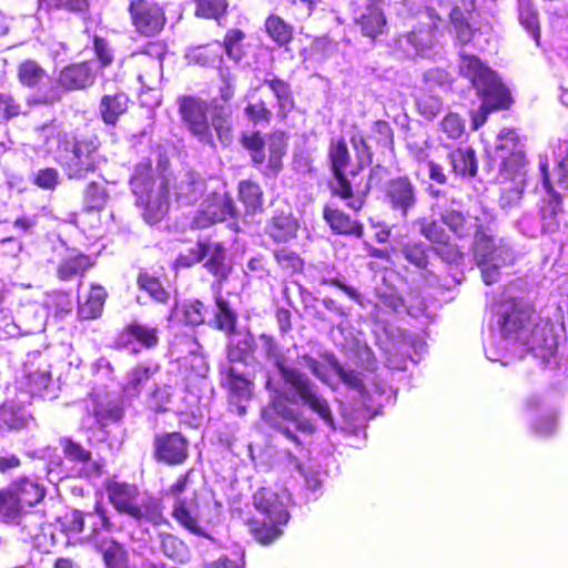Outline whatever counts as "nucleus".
Here are the masks:
<instances>
[{
  "label": "nucleus",
  "instance_id": "obj_1",
  "mask_svg": "<svg viewBox=\"0 0 568 568\" xmlns=\"http://www.w3.org/2000/svg\"><path fill=\"white\" fill-rule=\"evenodd\" d=\"M494 327L505 341L503 348L509 344H520L546 367L558 365L557 338L548 324L534 322L532 310L524 300L510 296L500 300L494 310Z\"/></svg>",
  "mask_w": 568,
  "mask_h": 568
},
{
  "label": "nucleus",
  "instance_id": "obj_2",
  "mask_svg": "<svg viewBox=\"0 0 568 568\" xmlns=\"http://www.w3.org/2000/svg\"><path fill=\"white\" fill-rule=\"evenodd\" d=\"M261 348L267 359L274 363L281 378L283 379L282 390L273 387L272 381H266V388L278 393L291 404H302L316 413L329 427L334 426V418L328 402L318 393L317 386L310 377L295 366L287 364L282 347L267 334L258 337Z\"/></svg>",
  "mask_w": 568,
  "mask_h": 568
},
{
  "label": "nucleus",
  "instance_id": "obj_3",
  "mask_svg": "<svg viewBox=\"0 0 568 568\" xmlns=\"http://www.w3.org/2000/svg\"><path fill=\"white\" fill-rule=\"evenodd\" d=\"M459 71L471 82L483 101L480 110L473 118L475 129L484 124L489 111L509 105L510 94L508 89L478 57L462 52Z\"/></svg>",
  "mask_w": 568,
  "mask_h": 568
},
{
  "label": "nucleus",
  "instance_id": "obj_4",
  "mask_svg": "<svg viewBox=\"0 0 568 568\" xmlns=\"http://www.w3.org/2000/svg\"><path fill=\"white\" fill-rule=\"evenodd\" d=\"M297 365L308 368L315 377L328 385L332 384V375H336L348 387L356 389L363 398L378 405L383 404L384 396L388 400V392H392L385 382L371 379L357 371L343 367L332 354L325 356V363L305 354L297 357Z\"/></svg>",
  "mask_w": 568,
  "mask_h": 568
},
{
  "label": "nucleus",
  "instance_id": "obj_5",
  "mask_svg": "<svg viewBox=\"0 0 568 568\" xmlns=\"http://www.w3.org/2000/svg\"><path fill=\"white\" fill-rule=\"evenodd\" d=\"M291 500L286 490L261 488L253 496V505L261 518L250 523V530L262 544H270L282 535V526L290 519L287 510Z\"/></svg>",
  "mask_w": 568,
  "mask_h": 568
},
{
  "label": "nucleus",
  "instance_id": "obj_6",
  "mask_svg": "<svg viewBox=\"0 0 568 568\" xmlns=\"http://www.w3.org/2000/svg\"><path fill=\"white\" fill-rule=\"evenodd\" d=\"M131 187L136 196V204L144 207L143 217L149 224L161 221L169 210V183L165 178L159 182L152 178V166L149 161L135 166L131 178Z\"/></svg>",
  "mask_w": 568,
  "mask_h": 568
},
{
  "label": "nucleus",
  "instance_id": "obj_7",
  "mask_svg": "<svg viewBox=\"0 0 568 568\" xmlns=\"http://www.w3.org/2000/svg\"><path fill=\"white\" fill-rule=\"evenodd\" d=\"M59 161L69 179H83L94 172L101 156L97 135L59 136Z\"/></svg>",
  "mask_w": 568,
  "mask_h": 568
},
{
  "label": "nucleus",
  "instance_id": "obj_8",
  "mask_svg": "<svg viewBox=\"0 0 568 568\" xmlns=\"http://www.w3.org/2000/svg\"><path fill=\"white\" fill-rule=\"evenodd\" d=\"M329 158L332 169L336 178V184L333 186L334 194L347 201L346 205L355 212L361 210L364 203V195L373 185H377L381 182L385 169L381 165L375 166L371 170L368 183L364 187L355 185L354 189L353 181L347 179L344 173L351 159L344 140H336L332 142Z\"/></svg>",
  "mask_w": 568,
  "mask_h": 568
},
{
  "label": "nucleus",
  "instance_id": "obj_9",
  "mask_svg": "<svg viewBox=\"0 0 568 568\" xmlns=\"http://www.w3.org/2000/svg\"><path fill=\"white\" fill-rule=\"evenodd\" d=\"M474 258L487 285L499 278L500 267L514 262L515 253L509 242L488 234L483 226L476 230L473 243Z\"/></svg>",
  "mask_w": 568,
  "mask_h": 568
},
{
  "label": "nucleus",
  "instance_id": "obj_10",
  "mask_svg": "<svg viewBox=\"0 0 568 568\" xmlns=\"http://www.w3.org/2000/svg\"><path fill=\"white\" fill-rule=\"evenodd\" d=\"M109 499L114 508L140 524L150 523L159 526L166 523L158 501L142 498L134 485L125 483H111L108 486Z\"/></svg>",
  "mask_w": 568,
  "mask_h": 568
},
{
  "label": "nucleus",
  "instance_id": "obj_11",
  "mask_svg": "<svg viewBox=\"0 0 568 568\" xmlns=\"http://www.w3.org/2000/svg\"><path fill=\"white\" fill-rule=\"evenodd\" d=\"M168 495L173 498V519L190 532L207 537L206 527L200 511L197 495L191 486L190 473L181 475L170 486Z\"/></svg>",
  "mask_w": 568,
  "mask_h": 568
},
{
  "label": "nucleus",
  "instance_id": "obj_12",
  "mask_svg": "<svg viewBox=\"0 0 568 568\" xmlns=\"http://www.w3.org/2000/svg\"><path fill=\"white\" fill-rule=\"evenodd\" d=\"M17 78L22 87L32 90L26 100L29 106H49L62 99L59 84L36 60L19 63Z\"/></svg>",
  "mask_w": 568,
  "mask_h": 568
},
{
  "label": "nucleus",
  "instance_id": "obj_13",
  "mask_svg": "<svg viewBox=\"0 0 568 568\" xmlns=\"http://www.w3.org/2000/svg\"><path fill=\"white\" fill-rule=\"evenodd\" d=\"M45 488L38 478L19 477L0 490V518L14 519L24 508L43 500Z\"/></svg>",
  "mask_w": 568,
  "mask_h": 568
},
{
  "label": "nucleus",
  "instance_id": "obj_14",
  "mask_svg": "<svg viewBox=\"0 0 568 568\" xmlns=\"http://www.w3.org/2000/svg\"><path fill=\"white\" fill-rule=\"evenodd\" d=\"M539 170L542 179L544 189L548 195L542 200L539 219L542 234H556L567 230V214L562 209L561 193L554 190L548 173V163L546 159H540Z\"/></svg>",
  "mask_w": 568,
  "mask_h": 568
},
{
  "label": "nucleus",
  "instance_id": "obj_15",
  "mask_svg": "<svg viewBox=\"0 0 568 568\" xmlns=\"http://www.w3.org/2000/svg\"><path fill=\"white\" fill-rule=\"evenodd\" d=\"M179 112L187 131L202 144L213 145L214 138L209 122V104L193 95L178 99Z\"/></svg>",
  "mask_w": 568,
  "mask_h": 568
},
{
  "label": "nucleus",
  "instance_id": "obj_16",
  "mask_svg": "<svg viewBox=\"0 0 568 568\" xmlns=\"http://www.w3.org/2000/svg\"><path fill=\"white\" fill-rule=\"evenodd\" d=\"M207 258L204 266L220 281L227 277L230 266L225 263V247L217 242H199L187 254H181L176 263L179 266L189 267Z\"/></svg>",
  "mask_w": 568,
  "mask_h": 568
},
{
  "label": "nucleus",
  "instance_id": "obj_17",
  "mask_svg": "<svg viewBox=\"0 0 568 568\" xmlns=\"http://www.w3.org/2000/svg\"><path fill=\"white\" fill-rule=\"evenodd\" d=\"M496 158L500 160V175L525 171L524 145L518 134L511 129L499 132L496 143Z\"/></svg>",
  "mask_w": 568,
  "mask_h": 568
},
{
  "label": "nucleus",
  "instance_id": "obj_18",
  "mask_svg": "<svg viewBox=\"0 0 568 568\" xmlns=\"http://www.w3.org/2000/svg\"><path fill=\"white\" fill-rule=\"evenodd\" d=\"M129 12L136 31L144 36H155L166 22L165 13L153 0H133Z\"/></svg>",
  "mask_w": 568,
  "mask_h": 568
},
{
  "label": "nucleus",
  "instance_id": "obj_19",
  "mask_svg": "<svg viewBox=\"0 0 568 568\" xmlns=\"http://www.w3.org/2000/svg\"><path fill=\"white\" fill-rule=\"evenodd\" d=\"M235 215L236 209L229 194L225 191L213 192L201 204L200 210L193 217L192 225L196 229H205L215 222Z\"/></svg>",
  "mask_w": 568,
  "mask_h": 568
},
{
  "label": "nucleus",
  "instance_id": "obj_20",
  "mask_svg": "<svg viewBox=\"0 0 568 568\" xmlns=\"http://www.w3.org/2000/svg\"><path fill=\"white\" fill-rule=\"evenodd\" d=\"M440 221L458 237H467L480 229L479 219L465 214L462 203L452 199L449 202L438 203Z\"/></svg>",
  "mask_w": 568,
  "mask_h": 568
},
{
  "label": "nucleus",
  "instance_id": "obj_21",
  "mask_svg": "<svg viewBox=\"0 0 568 568\" xmlns=\"http://www.w3.org/2000/svg\"><path fill=\"white\" fill-rule=\"evenodd\" d=\"M427 14L432 20V26L414 29L405 34H400L396 40V48L407 58L426 55L434 44L435 29L437 28L433 10Z\"/></svg>",
  "mask_w": 568,
  "mask_h": 568
},
{
  "label": "nucleus",
  "instance_id": "obj_22",
  "mask_svg": "<svg viewBox=\"0 0 568 568\" xmlns=\"http://www.w3.org/2000/svg\"><path fill=\"white\" fill-rule=\"evenodd\" d=\"M385 200L393 210L399 212L400 216L405 217L416 205V186L407 176L390 179L385 185Z\"/></svg>",
  "mask_w": 568,
  "mask_h": 568
},
{
  "label": "nucleus",
  "instance_id": "obj_23",
  "mask_svg": "<svg viewBox=\"0 0 568 568\" xmlns=\"http://www.w3.org/2000/svg\"><path fill=\"white\" fill-rule=\"evenodd\" d=\"M470 9H460L455 6L449 12L450 24L457 42L462 45L470 43L475 36L480 32L481 26L475 18L474 2L470 3Z\"/></svg>",
  "mask_w": 568,
  "mask_h": 568
},
{
  "label": "nucleus",
  "instance_id": "obj_24",
  "mask_svg": "<svg viewBox=\"0 0 568 568\" xmlns=\"http://www.w3.org/2000/svg\"><path fill=\"white\" fill-rule=\"evenodd\" d=\"M94 80L95 71L93 64L91 62H80L63 68L55 82L62 91H73L92 85Z\"/></svg>",
  "mask_w": 568,
  "mask_h": 568
},
{
  "label": "nucleus",
  "instance_id": "obj_25",
  "mask_svg": "<svg viewBox=\"0 0 568 568\" xmlns=\"http://www.w3.org/2000/svg\"><path fill=\"white\" fill-rule=\"evenodd\" d=\"M155 455L159 460L166 464H181L187 456V443L178 433L158 436L155 439Z\"/></svg>",
  "mask_w": 568,
  "mask_h": 568
},
{
  "label": "nucleus",
  "instance_id": "obj_26",
  "mask_svg": "<svg viewBox=\"0 0 568 568\" xmlns=\"http://www.w3.org/2000/svg\"><path fill=\"white\" fill-rule=\"evenodd\" d=\"M61 445L65 457L79 466L77 471L80 476L93 477L100 475L101 464L92 458L89 450L70 438L61 439Z\"/></svg>",
  "mask_w": 568,
  "mask_h": 568
},
{
  "label": "nucleus",
  "instance_id": "obj_27",
  "mask_svg": "<svg viewBox=\"0 0 568 568\" xmlns=\"http://www.w3.org/2000/svg\"><path fill=\"white\" fill-rule=\"evenodd\" d=\"M7 523H13L21 527L26 537L30 538L37 546H41L47 538V529L44 514L40 511H30L24 508L14 519H3Z\"/></svg>",
  "mask_w": 568,
  "mask_h": 568
},
{
  "label": "nucleus",
  "instance_id": "obj_28",
  "mask_svg": "<svg viewBox=\"0 0 568 568\" xmlns=\"http://www.w3.org/2000/svg\"><path fill=\"white\" fill-rule=\"evenodd\" d=\"M272 412L280 415L283 418V420L293 422L295 427L303 433L312 434L315 430V426L313 425V423L310 419L302 418L293 409L286 407L285 405L275 404L272 408ZM270 415H271V409L265 410L263 413V418L268 424H271L273 427L278 428L288 439L300 443L297 437L290 429V427L283 425L282 423L277 424L275 422H272Z\"/></svg>",
  "mask_w": 568,
  "mask_h": 568
},
{
  "label": "nucleus",
  "instance_id": "obj_29",
  "mask_svg": "<svg viewBox=\"0 0 568 568\" xmlns=\"http://www.w3.org/2000/svg\"><path fill=\"white\" fill-rule=\"evenodd\" d=\"M298 227L292 213L280 212L268 220L265 232L275 242L286 243L296 236Z\"/></svg>",
  "mask_w": 568,
  "mask_h": 568
},
{
  "label": "nucleus",
  "instance_id": "obj_30",
  "mask_svg": "<svg viewBox=\"0 0 568 568\" xmlns=\"http://www.w3.org/2000/svg\"><path fill=\"white\" fill-rule=\"evenodd\" d=\"M324 219L329 227L339 234L354 235L361 237L363 235L362 224L352 219L349 215L341 211L335 204L329 203L324 207Z\"/></svg>",
  "mask_w": 568,
  "mask_h": 568
},
{
  "label": "nucleus",
  "instance_id": "obj_31",
  "mask_svg": "<svg viewBox=\"0 0 568 568\" xmlns=\"http://www.w3.org/2000/svg\"><path fill=\"white\" fill-rule=\"evenodd\" d=\"M254 337L250 333L234 335L227 345L229 365L245 368L247 359L252 357L254 352Z\"/></svg>",
  "mask_w": 568,
  "mask_h": 568
},
{
  "label": "nucleus",
  "instance_id": "obj_32",
  "mask_svg": "<svg viewBox=\"0 0 568 568\" xmlns=\"http://www.w3.org/2000/svg\"><path fill=\"white\" fill-rule=\"evenodd\" d=\"M120 338L124 345L136 341L142 347L152 348L159 344V329L134 321L126 326Z\"/></svg>",
  "mask_w": 568,
  "mask_h": 568
},
{
  "label": "nucleus",
  "instance_id": "obj_33",
  "mask_svg": "<svg viewBox=\"0 0 568 568\" xmlns=\"http://www.w3.org/2000/svg\"><path fill=\"white\" fill-rule=\"evenodd\" d=\"M226 383L231 392V402H245L250 398L248 373L245 368L229 365L225 369Z\"/></svg>",
  "mask_w": 568,
  "mask_h": 568
},
{
  "label": "nucleus",
  "instance_id": "obj_34",
  "mask_svg": "<svg viewBox=\"0 0 568 568\" xmlns=\"http://www.w3.org/2000/svg\"><path fill=\"white\" fill-rule=\"evenodd\" d=\"M26 379L28 392L31 395L41 396L43 398H53L55 396L52 388L51 373L48 368H37L32 371L26 366Z\"/></svg>",
  "mask_w": 568,
  "mask_h": 568
},
{
  "label": "nucleus",
  "instance_id": "obj_35",
  "mask_svg": "<svg viewBox=\"0 0 568 568\" xmlns=\"http://www.w3.org/2000/svg\"><path fill=\"white\" fill-rule=\"evenodd\" d=\"M204 190L205 183L200 175L186 173L176 186V201L184 205L193 204L203 195Z\"/></svg>",
  "mask_w": 568,
  "mask_h": 568
},
{
  "label": "nucleus",
  "instance_id": "obj_36",
  "mask_svg": "<svg viewBox=\"0 0 568 568\" xmlns=\"http://www.w3.org/2000/svg\"><path fill=\"white\" fill-rule=\"evenodd\" d=\"M129 98L124 92L104 94L100 102V114L106 124L114 125L119 116L126 112Z\"/></svg>",
  "mask_w": 568,
  "mask_h": 568
},
{
  "label": "nucleus",
  "instance_id": "obj_37",
  "mask_svg": "<svg viewBox=\"0 0 568 568\" xmlns=\"http://www.w3.org/2000/svg\"><path fill=\"white\" fill-rule=\"evenodd\" d=\"M356 23L361 27L363 36L374 39L384 32L386 18L377 6H368L356 19Z\"/></svg>",
  "mask_w": 568,
  "mask_h": 568
},
{
  "label": "nucleus",
  "instance_id": "obj_38",
  "mask_svg": "<svg viewBox=\"0 0 568 568\" xmlns=\"http://www.w3.org/2000/svg\"><path fill=\"white\" fill-rule=\"evenodd\" d=\"M525 175V171H520V173L518 172V174L517 172H510L508 176L500 175L503 180H509L513 183V185H505L501 189L500 206L503 210H510L511 207L519 204L521 195L524 193Z\"/></svg>",
  "mask_w": 568,
  "mask_h": 568
},
{
  "label": "nucleus",
  "instance_id": "obj_39",
  "mask_svg": "<svg viewBox=\"0 0 568 568\" xmlns=\"http://www.w3.org/2000/svg\"><path fill=\"white\" fill-rule=\"evenodd\" d=\"M87 526L89 529L87 538L97 547L101 544V541L105 540L104 538L100 537L101 534L103 531H111L113 524L108 518L106 513L102 506L97 504L94 511L87 513Z\"/></svg>",
  "mask_w": 568,
  "mask_h": 568
},
{
  "label": "nucleus",
  "instance_id": "obj_40",
  "mask_svg": "<svg viewBox=\"0 0 568 568\" xmlns=\"http://www.w3.org/2000/svg\"><path fill=\"white\" fill-rule=\"evenodd\" d=\"M210 125L223 145H229L233 141V120L229 109L215 106L211 113Z\"/></svg>",
  "mask_w": 568,
  "mask_h": 568
},
{
  "label": "nucleus",
  "instance_id": "obj_41",
  "mask_svg": "<svg viewBox=\"0 0 568 568\" xmlns=\"http://www.w3.org/2000/svg\"><path fill=\"white\" fill-rule=\"evenodd\" d=\"M449 159L456 175L474 176L477 173V160L471 148H458L449 154Z\"/></svg>",
  "mask_w": 568,
  "mask_h": 568
},
{
  "label": "nucleus",
  "instance_id": "obj_42",
  "mask_svg": "<svg viewBox=\"0 0 568 568\" xmlns=\"http://www.w3.org/2000/svg\"><path fill=\"white\" fill-rule=\"evenodd\" d=\"M106 293L101 286H92L84 302H79L78 315L81 320L98 318L103 311Z\"/></svg>",
  "mask_w": 568,
  "mask_h": 568
},
{
  "label": "nucleus",
  "instance_id": "obj_43",
  "mask_svg": "<svg viewBox=\"0 0 568 568\" xmlns=\"http://www.w3.org/2000/svg\"><path fill=\"white\" fill-rule=\"evenodd\" d=\"M97 548L102 554L106 568H129L128 551L121 544L112 539L103 540Z\"/></svg>",
  "mask_w": 568,
  "mask_h": 568
},
{
  "label": "nucleus",
  "instance_id": "obj_44",
  "mask_svg": "<svg viewBox=\"0 0 568 568\" xmlns=\"http://www.w3.org/2000/svg\"><path fill=\"white\" fill-rule=\"evenodd\" d=\"M18 320L27 334L41 332L44 328V311L36 303L21 306Z\"/></svg>",
  "mask_w": 568,
  "mask_h": 568
},
{
  "label": "nucleus",
  "instance_id": "obj_45",
  "mask_svg": "<svg viewBox=\"0 0 568 568\" xmlns=\"http://www.w3.org/2000/svg\"><path fill=\"white\" fill-rule=\"evenodd\" d=\"M548 173L554 190L559 191V193L568 190V143L560 145L555 166L551 172L548 170Z\"/></svg>",
  "mask_w": 568,
  "mask_h": 568
},
{
  "label": "nucleus",
  "instance_id": "obj_46",
  "mask_svg": "<svg viewBox=\"0 0 568 568\" xmlns=\"http://www.w3.org/2000/svg\"><path fill=\"white\" fill-rule=\"evenodd\" d=\"M264 83L268 85L277 101V115L285 118L286 114L293 109L294 100L292 97L291 88L285 81L274 78L266 79Z\"/></svg>",
  "mask_w": 568,
  "mask_h": 568
},
{
  "label": "nucleus",
  "instance_id": "obj_47",
  "mask_svg": "<svg viewBox=\"0 0 568 568\" xmlns=\"http://www.w3.org/2000/svg\"><path fill=\"white\" fill-rule=\"evenodd\" d=\"M223 48L220 43L193 48L186 54L190 62L201 67H214L222 61Z\"/></svg>",
  "mask_w": 568,
  "mask_h": 568
},
{
  "label": "nucleus",
  "instance_id": "obj_48",
  "mask_svg": "<svg viewBox=\"0 0 568 568\" xmlns=\"http://www.w3.org/2000/svg\"><path fill=\"white\" fill-rule=\"evenodd\" d=\"M236 321V313L230 306L229 302L221 295L216 296L213 325L217 329L230 334L234 331Z\"/></svg>",
  "mask_w": 568,
  "mask_h": 568
},
{
  "label": "nucleus",
  "instance_id": "obj_49",
  "mask_svg": "<svg viewBox=\"0 0 568 568\" xmlns=\"http://www.w3.org/2000/svg\"><path fill=\"white\" fill-rule=\"evenodd\" d=\"M90 266V258L80 253H70L65 256L59 267L58 275L61 280H70L75 275H81Z\"/></svg>",
  "mask_w": 568,
  "mask_h": 568
},
{
  "label": "nucleus",
  "instance_id": "obj_50",
  "mask_svg": "<svg viewBox=\"0 0 568 568\" xmlns=\"http://www.w3.org/2000/svg\"><path fill=\"white\" fill-rule=\"evenodd\" d=\"M265 29L271 39L278 45L290 43L293 38V27L275 14L266 19Z\"/></svg>",
  "mask_w": 568,
  "mask_h": 568
},
{
  "label": "nucleus",
  "instance_id": "obj_51",
  "mask_svg": "<svg viewBox=\"0 0 568 568\" xmlns=\"http://www.w3.org/2000/svg\"><path fill=\"white\" fill-rule=\"evenodd\" d=\"M205 307L200 301H189L184 302L179 308L175 306L172 312V316L183 321L189 325H200L204 322L205 318Z\"/></svg>",
  "mask_w": 568,
  "mask_h": 568
},
{
  "label": "nucleus",
  "instance_id": "obj_52",
  "mask_svg": "<svg viewBox=\"0 0 568 568\" xmlns=\"http://www.w3.org/2000/svg\"><path fill=\"white\" fill-rule=\"evenodd\" d=\"M274 257L280 267L287 274L294 275L302 272L304 262L293 251L287 248H280L274 252Z\"/></svg>",
  "mask_w": 568,
  "mask_h": 568
},
{
  "label": "nucleus",
  "instance_id": "obj_53",
  "mask_svg": "<svg viewBox=\"0 0 568 568\" xmlns=\"http://www.w3.org/2000/svg\"><path fill=\"white\" fill-rule=\"evenodd\" d=\"M108 196L103 183L91 182L84 191V204L89 210H100L105 205Z\"/></svg>",
  "mask_w": 568,
  "mask_h": 568
},
{
  "label": "nucleus",
  "instance_id": "obj_54",
  "mask_svg": "<svg viewBox=\"0 0 568 568\" xmlns=\"http://www.w3.org/2000/svg\"><path fill=\"white\" fill-rule=\"evenodd\" d=\"M268 152V166L273 173H277L282 166L281 159L286 152L284 134L275 133L270 138Z\"/></svg>",
  "mask_w": 568,
  "mask_h": 568
},
{
  "label": "nucleus",
  "instance_id": "obj_55",
  "mask_svg": "<svg viewBox=\"0 0 568 568\" xmlns=\"http://www.w3.org/2000/svg\"><path fill=\"white\" fill-rule=\"evenodd\" d=\"M239 193L247 210L254 212L262 205V191L258 184L251 181L240 183Z\"/></svg>",
  "mask_w": 568,
  "mask_h": 568
},
{
  "label": "nucleus",
  "instance_id": "obj_56",
  "mask_svg": "<svg viewBox=\"0 0 568 568\" xmlns=\"http://www.w3.org/2000/svg\"><path fill=\"white\" fill-rule=\"evenodd\" d=\"M138 285L153 300L160 303L168 302L169 293L162 287V284L156 277L150 276L148 273H141L138 277Z\"/></svg>",
  "mask_w": 568,
  "mask_h": 568
},
{
  "label": "nucleus",
  "instance_id": "obj_57",
  "mask_svg": "<svg viewBox=\"0 0 568 568\" xmlns=\"http://www.w3.org/2000/svg\"><path fill=\"white\" fill-rule=\"evenodd\" d=\"M245 34L240 29H231L224 38L223 51L234 61H240L243 57L242 41Z\"/></svg>",
  "mask_w": 568,
  "mask_h": 568
},
{
  "label": "nucleus",
  "instance_id": "obj_58",
  "mask_svg": "<svg viewBox=\"0 0 568 568\" xmlns=\"http://www.w3.org/2000/svg\"><path fill=\"white\" fill-rule=\"evenodd\" d=\"M318 282L322 285H333L344 291L351 298L358 301L359 294L358 292L345 284V278L338 272L334 270H324L318 275Z\"/></svg>",
  "mask_w": 568,
  "mask_h": 568
},
{
  "label": "nucleus",
  "instance_id": "obj_59",
  "mask_svg": "<svg viewBox=\"0 0 568 568\" xmlns=\"http://www.w3.org/2000/svg\"><path fill=\"white\" fill-rule=\"evenodd\" d=\"M404 258L417 268L427 266L426 246L423 243L408 242L402 247Z\"/></svg>",
  "mask_w": 568,
  "mask_h": 568
},
{
  "label": "nucleus",
  "instance_id": "obj_60",
  "mask_svg": "<svg viewBox=\"0 0 568 568\" xmlns=\"http://www.w3.org/2000/svg\"><path fill=\"white\" fill-rule=\"evenodd\" d=\"M161 549L165 556L174 560H182L185 555V545L182 540L170 534H161Z\"/></svg>",
  "mask_w": 568,
  "mask_h": 568
},
{
  "label": "nucleus",
  "instance_id": "obj_61",
  "mask_svg": "<svg viewBox=\"0 0 568 568\" xmlns=\"http://www.w3.org/2000/svg\"><path fill=\"white\" fill-rule=\"evenodd\" d=\"M226 9V0H197L196 3V14L209 19H219Z\"/></svg>",
  "mask_w": 568,
  "mask_h": 568
},
{
  "label": "nucleus",
  "instance_id": "obj_62",
  "mask_svg": "<svg viewBox=\"0 0 568 568\" xmlns=\"http://www.w3.org/2000/svg\"><path fill=\"white\" fill-rule=\"evenodd\" d=\"M153 374L151 367L146 366H138L133 368L129 374V381L125 385V393L128 395H136L140 392V386L146 382L150 376Z\"/></svg>",
  "mask_w": 568,
  "mask_h": 568
},
{
  "label": "nucleus",
  "instance_id": "obj_63",
  "mask_svg": "<svg viewBox=\"0 0 568 568\" xmlns=\"http://www.w3.org/2000/svg\"><path fill=\"white\" fill-rule=\"evenodd\" d=\"M417 109L422 116L426 120H433L443 108L442 101L434 95L423 94L417 99Z\"/></svg>",
  "mask_w": 568,
  "mask_h": 568
},
{
  "label": "nucleus",
  "instance_id": "obj_64",
  "mask_svg": "<svg viewBox=\"0 0 568 568\" xmlns=\"http://www.w3.org/2000/svg\"><path fill=\"white\" fill-rule=\"evenodd\" d=\"M24 424L23 413L12 405H4L0 410V428L17 429Z\"/></svg>",
  "mask_w": 568,
  "mask_h": 568
}]
</instances>
